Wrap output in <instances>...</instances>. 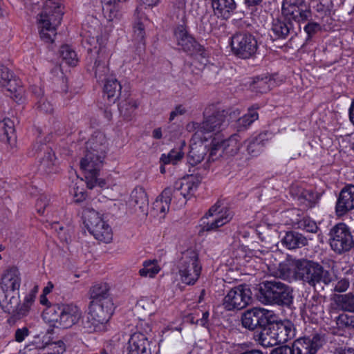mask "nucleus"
Listing matches in <instances>:
<instances>
[{
  "label": "nucleus",
  "instance_id": "obj_60",
  "mask_svg": "<svg viewBox=\"0 0 354 354\" xmlns=\"http://www.w3.org/2000/svg\"><path fill=\"white\" fill-rule=\"evenodd\" d=\"M209 311L206 310L205 312H203L202 317L201 319H198L196 320V325H200L201 326L209 328Z\"/></svg>",
  "mask_w": 354,
  "mask_h": 354
},
{
  "label": "nucleus",
  "instance_id": "obj_64",
  "mask_svg": "<svg viewBox=\"0 0 354 354\" xmlns=\"http://www.w3.org/2000/svg\"><path fill=\"white\" fill-rule=\"evenodd\" d=\"M218 19H221V17H218L214 12L213 14L209 15L207 21L209 24L210 30H212L218 26Z\"/></svg>",
  "mask_w": 354,
  "mask_h": 354
},
{
  "label": "nucleus",
  "instance_id": "obj_47",
  "mask_svg": "<svg viewBox=\"0 0 354 354\" xmlns=\"http://www.w3.org/2000/svg\"><path fill=\"white\" fill-rule=\"evenodd\" d=\"M102 14L109 21H114V17L118 13V3L115 0H101Z\"/></svg>",
  "mask_w": 354,
  "mask_h": 354
},
{
  "label": "nucleus",
  "instance_id": "obj_8",
  "mask_svg": "<svg viewBox=\"0 0 354 354\" xmlns=\"http://www.w3.org/2000/svg\"><path fill=\"white\" fill-rule=\"evenodd\" d=\"M257 298L264 304L289 306L292 303L290 287L275 279L259 283Z\"/></svg>",
  "mask_w": 354,
  "mask_h": 354
},
{
  "label": "nucleus",
  "instance_id": "obj_55",
  "mask_svg": "<svg viewBox=\"0 0 354 354\" xmlns=\"http://www.w3.org/2000/svg\"><path fill=\"white\" fill-rule=\"evenodd\" d=\"M262 1L263 0H244L246 8L250 10L252 19H254L257 16L256 12H257L259 6Z\"/></svg>",
  "mask_w": 354,
  "mask_h": 354
},
{
  "label": "nucleus",
  "instance_id": "obj_36",
  "mask_svg": "<svg viewBox=\"0 0 354 354\" xmlns=\"http://www.w3.org/2000/svg\"><path fill=\"white\" fill-rule=\"evenodd\" d=\"M306 312L309 313V316L312 321L317 322L324 317V308L322 297L314 292L309 299H307L305 304Z\"/></svg>",
  "mask_w": 354,
  "mask_h": 354
},
{
  "label": "nucleus",
  "instance_id": "obj_51",
  "mask_svg": "<svg viewBox=\"0 0 354 354\" xmlns=\"http://www.w3.org/2000/svg\"><path fill=\"white\" fill-rule=\"evenodd\" d=\"M47 344L48 343L44 342L40 335H37L26 345L24 350L26 351H39L45 348Z\"/></svg>",
  "mask_w": 354,
  "mask_h": 354
},
{
  "label": "nucleus",
  "instance_id": "obj_40",
  "mask_svg": "<svg viewBox=\"0 0 354 354\" xmlns=\"http://www.w3.org/2000/svg\"><path fill=\"white\" fill-rule=\"evenodd\" d=\"M139 102L128 95L124 99H121L118 106L120 115L126 120H131L135 114V111L138 108Z\"/></svg>",
  "mask_w": 354,
  "mask_h": 354
},
{
  "label": "nucleus",
  "instance_id": "obj_35",
  "mask_svg": "<svg viewBox=\"0 0 354 354\" xmlns=\"http://www.w3.org/2000/svg\"><path fill=\"white\" fill-rule=\"evenodd\" d=\"M213 12L221 19H230L235 12L237 5L234 0H209Z\"/></svg>",
  "mask_w": 354,
  "mask_h": 354
},
{
  "label": "nucleus",
  "instance_id": "obj_29",
  "mask_svg": "<svg viewBox=\"0 0 354 354\" xmlns=\"http://www.w3.org/2000/svg\"><path fill=\"white\" fill-rule=\"evenodd\" d=\"M33 150L35 151L34 155H37V157H39L42 151L44 153L40 161V168L41 169H44L47 174L55 173L57 171L54 168L56 156L50 147L47 146L46 143H39L37 142L33 145Z\"/></svg>",
  "mask_w": 354,
  "mask_h": 354
},
{
  "label": "nucleus",
  "instance_id": "obj_37",
  "mask_svg": "<svg viewBox=\"0 0 354 354\" xmlns=\"http://www.w3.org/2000/svg\"><path fill=\"white\" fill-rule=\"evenodd\" d=\"M291 193L295 195L297 203L305 209L314 207L318 201L317 194L312 189H297L295 192L292 189Z\"/></svg>",
  "mask_w": 354,
  "mask_h": 354
},
{
  "label": "nucleus",
  "instance_id": "obj_56",
  "mask_svg": "<svg viewBox=\"0 0 354 354\" xmlns=\"http://www.w3.org/2000/svg\"><path fill=\"white\" fill-rule=\"evenodd\" d=\"M72 194L73 196V201L75 203L83 202L87 196V193L84 189L80 187H74Z\"/></svg>",
  "mask_w": 354,
  "mask_h": 354
},
{
  "label": "nucleus",
  "instance_id": "obj_31",
  "mask_svg": "<svg viewBox=\"0 0 354 354\" xmlns=\"http://www.w3.org/2000/svg\"><path fill=\"white\" fill-rule=\"evenodd\" d=\"M151 342L146 335L136 332L133 333L127 346V354H151Z\"/></svg>",
  "mask_w": 354,
  "mask_h": 354
},
{
  "label": "nucleus",
  "instance_id": "obj_50",
  "mask_svg": "<svg viewBox=\"0 0 354 354\" xmlns=\"http://www.w3.org/2000/svg\"><path fill=\"white\" fill-rule=\"evenodd\" d=\"M184 153L180 149H171L167 154L162 153L160 157V162L163 165H176L183 157Z\"/></svg>",
  "mask_w": 354,
  "mask_h": 354
},
{
  "label": "nucleus",
  "instance_id": "obj_5",
  "mask_svg": "<svg viewBox=\"0 0 354 354\" xmlns=\"http://www.w3.org/2000/svg\"><path fill=\"white\" fill-rule=\"evenodd\" d=\"M88 309L86 319L82 321L83 333L91 334L106 332L115 309L113 300L90 301Z\"/></svg>",
  "mask_w": 354,
  "mask_h": 354
},
{
  "label": "nucleus",
  "instance_id": "obj_54",
  "mask_svg": "<svg viewBox=\"0 0 354 354\" xmlns=\"http://www.w3.org/2000/svg\"><path fill=\"white\" fill-rule=\"evenodd\" d=\"M333 291L339 293L346 292L350 286L349 280L346 278H342L333 283Z\"/></svg>",
  "mask_w": 354,
  "mask_h": 354
},
{
  "label": "nucleus",
  "instance_id": "obj_49",
  "mask_svg": "<svg viewBox=\"0 0 354 354\" xmlns=\"http://www.w3.org/2000/svg\"><path fill=\"white\" fill-rule=\"evenodd\" d=\"M283 213L285 217L288 218V221H286V224L291 225L295 228L306 212L298 208H292L283 212Z\"/></svg>",
  "mask_w": 354,
  "mask_h": 354
},
{
  "label": "nucleus",
  "instance_id": "obj_58",
  "mask_svg": "<svg viewBox=\"0 0 354 354\" xmlns=\"http://www.w3.org/2000/svg\"><path fill=\"white\" fill-rule=\"evenodd\" d=\"M29 334L30 330L26 326L17 328L15 333V340L19 343L22 342L29 335Z\"/></svg>",
  "mask_w": 354,
  "mask_h": 354
},
{
  "label": "nucleus",
  "instance_id": "obj_62",
  "mask_svg": "<svg viewBox=\"0 0 354 354\" xmlns=\"http://www.w3.org/2000/svg\"><path fill=\"white\" fill-rule=\"evenodd\" d=\"M129 0H115V3H118V13L114 17V20H120L122 17L124 10L125 9L124 4Z\"/></svg>",
  "mask_w": 354,
  "mask_h": 354
},
{
  "label": "nucleus",
  "instance_id": "obj_14",
  "mask_svg": "<svg viewBox=\"0 0 354 354\" xmlns=\"http://www.w3.org/2000/svg\"><path fill=\"white\" fill-rule=\"evenodd\" d=\"M328 235L329 245L335 254L342 255L353 250L354 236L351 228L345 223H336L330 229Z\"/></svg>",
  "mask_w": 354,
  "mask_h": 354
},
{
  "label": "nucleus",
  "instance_id": "obj_26",
  "mask_svg": "<svg viewBox=\"0 0 354 354\" xmlns=\"http://www.w3.org/2000/svg\"><path fill=\"white\" fill-rule=\"evenodd\" d=\"M293 22L289 18L283 17L273 19L270 28V37L273 40L285 39L288 35H296Z\"/></svg>",
  "mask_w": 354,
  "mask_h": 354
},
{
  "label": "nucleus",
  "instance_id": "obj_1",
  "mask_svg": "<svg viewBox=\"0 0 354 354\" xmlns=\"http://www.w3.org/2000/svg\"><path fill=\"white\" fill-rule=\"evenodd\" d=\"M21 284V274L16 266L5 269L0 277V306L4 313L10 315V319L19 320L26 317L35 301L38 287H33L20 299L19 288Z\"/></svg>",
  "mask_w": 354,
  "mask_h": 354
},
{
  "label": "nucleus",
  "instance_id": "obj_15",
  "mask_svg": "<svg viewBox=\"0 0 354 354\" xmlns=\"http://www.w3.org/2000/svg\"><path fill=\"white\" fill-rule=\"evenodd\" d=\"M201 272L202 264L198 253L192 249L183 252L178 263V273L182 283L188 286L194 285Z\"/></svg>",
  "mask_w": 354,
  "mask_h": 354
},
{
  "label": "nucleus",
  "instance_id": "obj_48",
  "mask_svg": "<svg viewBox=\"0 0 354 354\" xmlns=\"http://www.w3.org/2000/svg\"><path fill=\"white\" fill-rule=\"evenodd\" d=\"M295 229H299L306 232L317 233L319 230L316 221L310 217L306 213L301 217Z\"/></svg>",
  "mask_w": 354,
  "mask_h": 354
},
{
  "label": "nucleus",
  "instance_id": "obj_18",
  "mask_svg": "<svg viewBox=\"0 0 354 354\" xmlns=\"http://www.w3.org/2000/svg\"><path fill=\"white\" fill-rule=\"evenodd\" d=\"M274 317V312L263 308H252L247 310L241 317L243 328L249 330H259V333L265 332L270 320Z\"/></svg>",
  "mask_w": 354,
  "mask_h": 354
},
{
  "label": "nucleus",
  "instance_id": "obj_25",
  "mask_svg": "<svg viewBox=\"0 0 354 354\" xmlns=\"http://www.w3.org/2000/svg\"><path fill=\"white\" fill-rule=\"evenodd\" d=\"M283 81V77L279 78L278 73L262 74L252 77L250 88L256 93H266Z\"/></svg>",
  "mask_w": 354,
  "mask_h": 354
},
{
  "label": "nucleus",
  "instance_id": "obj_11",
  "mask_svg": "<svg viewBox=\"0 0 354 354\" xmlns=\"http://www.w3.org/2000/svg\"><path fill=\"white\" fill-rule=\"evenodd\" d=\"M324 343L323 336L315 333L295 339L291 346L282 345L273 348L269 354H317Z\"/></svg>",
  "mask_w": 354,
  "mask_h": 354
},
{
  "label": "nucleus",
  "instance_id": "obj_16",
  "mask_svg": "<svg viewBox=\"0 0 354 354\" xmlns=\"http://www.w3.org/2000/svg\"><path fill=\"white\" fill-rule=\"evenodd\" d=\"M240 136L236 133L225 138L223 133H215L209 146V158L214 160L223 155L234 156L240 149Z\"/></svg>",
  "mask_w": 354,
  "mask_h": 354
},
{
  "label": "nucleus",
  "instance_id": "obj_63",
  "mask_svg": "<svg viewBox=\"0 0 354 354\" xmlns=\"http://www.w3.org/2000/svg\"><path fill=\"white\" fill-rule=\"evenodd\" d=\"M171 3L174 10L184 11L186 7L187 0H171Z\"/></svg>",
  "mask_w": 354,
  "mask_h": 354
},
{
  "label": "nucleus",
  "instance_id": "obj_45",
  "mask_svg": "<svg viewBox=\"0 0 354 354\" xmlns=\"http://www.w3.org/2000/svg\"><path fill=\"white\" fill-rule=\"evenodd\" d=\"M142 266L139 270V274L142 277L154 278L160 271V267L156 259L145 260Z\"/></svg>",
  "mask_w": 354,
  "mask_h": 354
},
{
  "label": "nucleus",
  "instance_id": "obj_27",
  "mask_svg": "<svg viewBox=\"0 0 354 354\" xmlns=\"http://www.w3.org/2000/svg\"><path fill=\"white\" fill-rule=\"evenodd\" d=\"M328 311L330 317L339 312L354 313V292L334 294L331 298Z\"/></svg>",
  "mask_w": 354,
  "mask_h": 354
},
{
  "label": "nucleus",
  "instance_id": "obj_52",
  "mask_svg": "<svg viewBox=\"0 0 354 354\" xmlns=\"http://www.w3.org/2000/svg\"><path fill=\"white\" fill-rule=\"evenodd\" d=\"M49 197L45 194H40L39 196L37 199L35 207L37 213L39 215H44L46 208L49 204Z\"/></svg>",
  "mask_w": 354,
  "mask_h": 354
},
{
  "label": "nucleus",
  "instance_id": "obj_7",
  "mask_svg": "<svg viewBox=\"0 0 354 354\" xmlns=\"http://www.w3.org/2000/svg\"><path fill=\"white\" fill-rule=\"evenodd\" d=\"M64 12L62 0H46L44 10L37 19L39 36L46 43H53L57 28L61 24Z\"/></svg>",
  "mask_w": 354,
  "mask_h": 354
},
{
  "label": "nucleus",
  "instance_id": "obj_59",
  "mask_svg": "<svg viewBox=\"0 0 354 354\" xmlns=\"http://www.w3.org/2000/svg\"><path fill=\"white\" fill-rule=\"evenodd\" d=\"M333 354H354V348L348 345H339L334 348Z\"/></svg>",
  "mask_w": 354,
  "mask_h": 354
},
{
  "label": "nucleus",
  "instance_id": "obj_13",
  "mask_svg": "<svg viewBox=\"0 0 354 354\" xmlns=\"http://www.w3.org/2000/svg\"><path fill=\"white\" fill-rule=\"evenodd\" d=\"M44 316L55 326L68 328L78 322L81 311L72 304H55L45 310Z\"/></svg>",
  "mask_w": 354,
  "mask_h": 354
},
{
  "label": "nucleus",
  "instance_id": "obj_6",
  "mask_svg": "<svg viewBox=\"0 0 354 354\" xmlns=\"http://www.w3.org/2000/svg\"><path fill=\"white\" fill-rule=\"evenodd\" d=\"M278 316L274 313L267 328L261 333L254 335V339L264 348L272 347L277 344H285L293 339L296 335V328L290 320H279Z\"/></svg>",
  "mask_w": 354,
  "mask_h": 354
},
{
  "label": "nucleus",
  "instance_id": "obj_10",
  "mask_svg": "<svg viewBox=\"0 0 354 354\" xmlns=\"http://www.w3.org/2000/svg\"><path fill=\"white\" fill-rule=\"evenodd\" d=\"M295 274L314 288L317 285L328 286L334 281L333 276L329 270H325L319 263L307 259L297 261Z\"/></svg>",
  "mask_w": 354,
  "mask_h": 354
},
{
  "label": "nucleus",
  "instance_id": "obj_46",
  "mask_svg": "<svg viewBox=\"0 0 354 354\" xmlns=\"http://www.w3.org/2000/svg\"><path fill=\"white\" fill-rule=\"evenodd\" d=\"M259 109V106L257 104H253L248 108L247 113L238 120L239 124L245 128L250 126L259 118V113L257 112Z\"/></svg>",
  "mask_w": 354,
  "mask_h": 354
},
{
  "label": "nucleus",
  "instance_id": "obj_39",
  "mask_svg": "<svg viewBox=\"0 0 354 354\" xmlns=\"http://www.w3.org/2000/svg\"><path fill=\"white\" fill-rule=\"evenodd\" d=\"M209 153V148L203 142L199 144L192 143L189 147V151L187 153V163L192 167H194L203 160L207 153ZM209 160H212L209 157Z\"/></svg>",
  "mask_w": 354,
  "mask_h": 354
},
{
  "label": "nucleus",
  "instance_id": "obj_23",
  "mask_svg": "<svg viewBox=\"0 0 354 354\" xmlns=\"http://www.w3.org/2000/svg\"><path fill=\"white\" fill-rule=\"evenodd\" d=\"M354 209V185L347 184L337 196L335 213L338 218L344 217Z\"/></svg>",
  "mask_w": 354,
  "mask_h": 354
},
{
  "label": "nucleus",
  "instance_id": "obj_4",
  "mask_svg": "<svg viewBox=\"0 0 354 354\" xmlns=\"http://www.w3.org/2000/svg\"><path fill=\"white\" fill-rule=\"evenodd\" d=\"M199 181L193 177L176 181L174 187H166L153 203V209L159 214H165L169 209L171 201L177 206H184L187 201L194 194Z\"/></svg>",
  "mask_w": 354,
  "mask_h": 354
},
{
  "label": "nucleus",
  "instance_id": "obj_57",
  "mask_svg": "<svg viewBox=\"0 0 354 354\" xmlns=\"http://www.w3.org/2000/svg\"><path fill=\"white\" fill-rule=\"evenodd\" d=\"M321 26L320 22H308L305 25L304 30L308 37H312L320 29Z\"/></svg>",
  "mask_w": 354,
  "mask_h": 354
},
{
  "label": "nucleus",
  "instance_id": "obj_3",
  "mask_svg": "<svg viewBox=\"0 0 354 354\" xmlns=\"http://www.w3.org/2000/svg\"><path fill=\"white\" fill-rule=\"evenodd\" d=\"M86 152L80 160V167L86 179L87 187L93 189L99 185L102 187L105 184L99 178L108 152V142L104 133L100 131L93 132L86 142Z\"/></svg>",
  "mask_w": 354,
  "mask_h": 354
},
{
  "label": "nucleus",
  "instance_id": "obj_42",
  "mask_svg": "<svg viewBox=\"0 0 354 354\" xmlns=\"http://www.w3.org/2000/svg\"><path fill=\"white\" fill-rule=\"evenodd\" d=\"M130 201L142 211L148 207L149 199L145 189L141 186L136 187L131 193Z\"/></svg>",
  "mask_w": 354,
  "mask_h": 354
},
{
  "label": "nucleus",
  "instance_id": "obj_43",
  "mask_svg": "<svg viewBox=\"0 0 354 354\" xmlns=\"http://www.w3.org/2000/svg\"><path fill=\"white\" fill-rule=\"evenodd\" d=\"M59 53L62 61L69 66H76L79 62L77 53L68 44L61 46Z\"/></svg>",
  "mask_w": 354,
  "mask_h": 354
},
{
  "label": "nucleus",
  "instance_id": "obj_22",
  "mask_svg": "<svg viewBox=\"0 0 354 354\" xmlns=\"http://www.w3.org/2000/svg\"><path fill=\"white\" fill-rule=\"evenodd\" d=\"M0 86L6 87L8 95L18 104L24 100L25 89L21 82L3 64H0Z\"/></svg>",
  "mask_w": 354,
  "mask_h": 354
},
{
  "label": "nucleus",
  "instance_id": "obj_9",
  "mask_svg": "<svg viewBox=\"0 0 354 354\" xmlns=\"http://www.w3.org/2000/svg\"><path fill=\"white\" fill-rule=\"evenodd\" d=\"M174 35L177 44L194 59V62L198 64V69H203L209 63L208 52L189 33L187 26L185 24H178L174 28Z\"/></svg>",
  "mask_w": 354,
  "mask_h": 354
},
{
  "label": "nucleus",
  "instance_id": "obj_34",
  "mask_svg": "<svg viewBox=\"0 0 354 354\" xmlns=\"http://www.w3.org/2000/svg\"><path fill=\"white\" fill-rule=\"evenodd\" d=\"M104 81L102 97L104 100L109 102L112 105L119 99L121 95L122 85L115 77H110Z\"/></svg>",
  "mask_w": 354,
  "mask_h": 354
},
{
  "label": "nucleus",
  "instance_id": "obj_33",
  "mask_svg": "<svg viewBox=\"0 0 354 354\" xmlns=\"http://www.w3.org/2000/svg\"><path fill=\"white\" fill-rule=\"evenodd\" d=\"M17 133L15 122L9 118L0 121V139L9 145L11 149L16 147Z\"/></svg>",
  "mask_w": 354,
  "mask_h": 354
},
{
  "label": "nucleus",
  "instance_id": "obj_61",
  "mask_svg": "<svg viewBox=\"0 0 354 354\" xmlns=\"http://www.w3.org/2000/svg\"><path fill=\"white\" fill-rule=\"evenodd\" d=\"M186 110L182 105H177L169 115V121H173L177 115H181L185 113Z\"/></svg>",
  "mask_w": 354,
  "mask_h": 354
},
{
  "label": "nucleus",
  "instance_id": "obj_2",
  "mask_svg": "<svg viewBox=\"0 0 354 354\" xmlns=\"http://www.w3.org/2000/svg\"><path fill=\"white\" fill-rule=\"evenodd\" d=\"M93 26L83 24L85 31V42L87 47L86 70L93 72L98 82H104L109 76V68L107 64L108 53L106 43L108 37L102 34L100 21L93 17H90Z\"/></svg>",
  "mask_w": 354,
  "mask_h": 354
},
{
  "label": "nucleus",
  "instance_id": "obj_20",
  "mask_svg": "<svg viewBox=\"0 0 354 354\" xmlns=\"http://www.w3.org/2000/svg\"><path fill=\"white\" fill-rule=\"evenodd\" d=\"M282 15L294 21L301 30L300 24L308 21L312 17L310 5L306 0H283Z\"/></svg>",
  "mask_w": 354,
  "mask_h": 354
},
{
  "label": "nucleus",
  "instance_id": "obj_12",
  "mask_svg": "<svg viewBox=\"0 0 354 354\" xmlns=\"http://www.w3.org/2000/svg\"><path fill=\"white\" fill-rule=\"evenodd\" d=\"M83 223L94 238L100 241L109 243L113 239L112 230L104 219V214L92 207H84L82 213Z\"/></svg>",
  "mask_w": 354,
  "mask_h": 354
},
{
  "label": "nucleus",
  "instance_id": "obj_17",
  "mask_svg": "<svg viewBox=\"0 0 354 354\" xmlns=\"http://www.w3.org/2000/svg\"><path fill=\"white\" fill-rule=\"evenodd\" d=\"M203 115L204 120L201 123H192L193 127L197 129L195 136L199 132L206 133L215 131L216 133H221L222 129L227 125L226 111L214 110V106H212L205 109Z\"/></svg>",
  "mask_w": 354,
  "mask_h": 354
},
{
  "label": "nucleus",
  "instance_id": "obj_53",
  "mask_svg": "<svg viewBox=\"0 0 354 354\" xmlns=\"http://www.w3.org/2000/svg\"><path fill=\"white\" fill-rule=\"evenodd\" d=\"M35 106L39 112L44 113H51L53 111V104L44 97H41Z\"/></svg>",
  "mask_w": 354,
  "mask_h": 354
},
{
  "label": "nucleus",
  "instance_id": "obj_44",
  "mask_svg": "<svg viewBox=\"0 0 354 354\" xmlns=\"http://www.w3.org/2000/svg\"><path fill=\"white\" fill-rule=\"evenodd\" d=\"M346 312H339L333 315V317L337 327L343 330H354V315H349Z\"/></svg>",
  "mask_w": 354,
  "mask_h": 354
},
{
  "label": "nucleus",
  "instance_id": "obj_32",
  "mask_svg": "<svg viewBox=\"0 0 354 354\" xmlns=\"http://www.w3.org/2000/svg\"><path fill=\"white\" fill-rule=\"evenodd\" d=\"M272 132L263 131L257 135H253L245 141L248 153L251 157L259 156L263 151L266 142L272 138Z\"/></svg>",
  "mask_w": 354,
  "mask_h": 354
},
{
  "label": "nucleus",
  "instance_id": "obj_19",
  "mask_svg": "<svg viewBox=\"0 0 354 354\" xmlns=\"http://www.w3.org/2000/svg\"><path fill=\"white\" fill-rule=\"evenodd\" d=\"M230 44L234 55L241 59H249L256 53L258 45L255 37L250 33L240 32L233 35Z\"/></svg>",
  "mask_w": 354,
  "mask_h": 354
},
{
  "label": "nucleus",
  "instance_id": "obj_24",
  "mask_svg": "<svg viewBox=\"0 0 354 354\" xmlns=\"http://www.w3.org/2000/svg\"><path fill=\"white\" fill-rule=\"evenodd\" d=\"M313 8L315 17L320 21L322 26L325 30L333 28L335 20L331 17L333 7L332 0H313Z\"/></svg>",
  "mask_w": 354,
  "mask_h": 354
},
{
  "label": "nucleus",
  "instance_id": "obj_38",
  "mask_svg": "<svg viewBox=\"0 0 354 354\" xmlns=\"http://www.w3.org/2000/svg\"><path fill=\"white\" fill-rule=\"evenodd\" d=\"M281 244L288 250L301 248L308 244V240L302 234L295 231H288L281 239Z\"/></svg>",
  "mask_w": 354,
  "mask_h": 354
},
{
  "label": "nucleus",
  "instance_id": "obj_28",
  "mask_svg": "<svg viewBox=\"0 0 354 354\" xmlns=\"http://www.w3.org/2000/svg\"><path fill=\"white\" fill-rule=\"evenodd\" d=\"M220 206H218L217 204H215L210 207L209 209V215L213 216L216 214V216L214 220L208 222L206 225H204L202 227L201 230L199 232L200 234L203 231L216 230L232 220L233 214L229 208L225 207L218 210Z\"/></svg>",
  "mask_w": 354,
  "mask_h": 354
},
{
  "label": "nucleus",
  "instance_id": "obj_21",
  "mask_svg": "<svg viewBox=\"0 0 354 354\" xmlns=\"http://www.w3.org/2000/svg\"><path fill=\"white\" fill-rule=\"evenodd\" d=\"M252 301V292L246 284H241L230 289L224 297L223 306L227 310H241Z\"/></svg>",
  "mask_w": 354,
  "mask_h": 354
},
{
  "label": "nucleus",
  "instance_id": "obj_41",
  "mask_svg": "<svg viewBox=\"0 0 354 354\" xmlns=\"http://www.w3.org/2000/svg\"><path fill=\"white\" fill-rule=\"evenodd\" d=\"M109 286L106 283H99L93 285L89 291L90 301H104L113 300L109 296Z\"/></svg>",
  "mask_w": 354,
  "mask_h": 354
},
{
  "label": "nucleus",
  "instance_id": "obj_30",
  "mask_svg": "<svg viewBox=\"0 0 354 354\" xmlns=\"http://www.w3.org/2000/svg\"><path fill=\"white\" fill-rule=\"evenodd\" d=\"M134 15L136 17L133 24V40L137 44L136 53L140 56L145 51L146 48V32L145 26L142 21V16H140V8L138 6L134 12Z\"/></svg>",
  "mask_w": 354,
  "mask_h": 354
}]
</instances>
